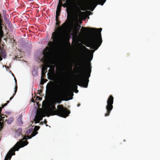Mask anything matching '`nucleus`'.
I'll return each instance as SVG.
<instances>
[{
	"label": "nucleus",
	"instance_id": "obj_1",
	"mask_svg": "<svg viewBox=\"0 0 160 160\" xmlns=\"http://www.w3.org/2000/svg\"><path fill=\"white\" fill-rule=\"evenodd\" d=\"M80 49L82 51L80 53L81 58L77 64L79 67H78V73L80 76L76 81V85L84 88H87L89 82L88 78L90 76L91 72V63L90 62L87 64L82 58L86 53V51H91L84 46L81 45Z\"/></svg>",
	"mask_w": 160,
	"mask_h": 160
},
{
	"label": "nucleus",
	"instance_id": "obj_2",
	"mask_svg": "<svg viewBox=\"0 0 160 160\" xmlns=\"http://www.w3.org/2000/svg\"><path fill=\"white\" fill-rule=\"evenodd\" d=\"M102 29L101 28L97 29L82 27V32L83 33L88 32L90 36V39L88 41V43L84 44L87 47H90L91 49L97 50L102 42L101 33Z\"/></svg>",
	"mask_w": 160,
	"mask_h": 160
},
{
	"label": "nucleus",
	"instance_id": "obj_3",
	"mask_svg": "<svg viewBox=\"0 0 160 160\" xmlns=\"http://www.w3.org/2000/svg\"><path fill=\"white\" fill-rule=\"evenodd\" d=\"M52 37L53 38V42L50 41L48 45L49 46L47 47L46 50H45L44 62L46 63L44 67L47 68L50 67L52 64H54V63L50 60V55L51 52L50 50H52L55 48V45L58 44L61 41H63L66 38V36H64L62 38L60 37L59 34L57 33L53 32L52 34Z\"/></svg>",
	"mask_w": 160,
	"mask_h": 160
},
{
	"label": "nucleus",
	"instance_id": "obj_4",
	"mask_svg": "<svg viewBox=\"0 0 160 160\" xmlns=\"http://www.w3.org/2000/svg\"><path fill=\"white\" fill-rule=\"evenodd\" d=\"M57 108L58 109L56 110L55 105H51L49 108L45 111V113L48 114L50 113L52 115H57L66 118L70 112L67 108H64L62 105H58Z\"/></svg>",
	"mask_w": 160,
	"mask_h": 160
},
{
	"label": "nucleus",
	"instance_id": "obj_5",
	"mask_svg": "<svg viewBox=\"0 0 160 160\" xmlns=\"http://www.w3.org/2000/svg\"><path fill=\"white\" fill-rule=\"evenodd\" d=\"M60 89V92H59L58 97L56 99L57 102L59 104L62 101H67L72 99V98L69 97L72 96V92L63 87H62Z\"/></svg>",
	"mask_w": 160,
	"mask_h": 160
},
{
	"label": "nucleus",
	"instance_id": "obj_6",
	"mask_svg": "<svg viewBox=\"0 0 160 160\" xmlns=\"http://www.w3.org/2000/svg\"><path fill=\"white\" fill-rule=\"evenodd\" d=\"M28 143L27 141H20L17 142L7 154L4 160H10L12 155H15V151L18 150L20 148L24 147Z\"/></svg>",
	"mask_w": 160,
	"mask_h": 160
},
{
	"label": "nucleus",
	"instance_id": "obj_7",
	"mask_svg": "<svg viewBox=\"0 0 160 160\" xmlns=\"http://www.w3.org/2000/svg\"><path fill=\"white\" fill-rule=\"evenodd\" d=\"M114 98L112 95H110L107 101V105L106 106L107 112L106 113L104 116L107 117L109 115L111 110L113 109L112 105L113 102Z\"/></svg>",
	"mask_w": 160,
	"mask_h": 160
},
{
	"label": "nucleus",
	"instance_id": "obj_8",
	"mask_svg": "<svg viewBox=\"0 0 160 160\" xmlns=\"http://www.w3.org/2000/svg\"><path fill=\"white\" fill-rule=\"evenodd\" d=\"M77 0H59L58 5L64 8H68L76 3Z\"/></svg>",
	"mask_w": 160,
	"mask_h": 160
},
{
	"label": "nucleus",
	"instance_id": "obj_9",
	"mask_svg": "<svg viewBox=\"0 0 160 160\" xmlns=\"http://www.w3.org/2000/svg\"><path fill=\"white\" fill-rule=\"evenodd\" d=\"M46 93L48 95L55 93V82L50 81L47 84Z\"/></svg>",
	"mask_w": 160,
	"mask_h": 160
},
{
	"label": "nucleus",
	"instance_id": "obj_10",
	"mask_svg": "<svg viewBox=\"0 0 160 160\" xmlns=\"http://www.w3.org/2000/svg\"><path fill=\"white\" fill-rule=\"evenodd\" d=\"M45 116V113L41 111L38 112L34 119L35 123H39L40 121L42 119V118Z\"/></svg>",
	"mask_w": 160,
	"mask_h": 160
},
{
	"label": "nucleus",
	"instance_id": "obj_11",
	"mask_svg": "<svg viewBox=\"0 0 160 160\" xmlns=\"http://www.w3.org/2000/svg\"><path fill=\"white\" fill-rule=\"evenodd\" d=\"M106 0H93L89 4L90 6L92 7L93 8L92 11H93V9L97 6V3H98V4L103 5L104 3L105 2Z\"/></svg>",
	"mask_w": 160,
	"mask_h": 160
},
{
	"label": "nucleus",
	"instance_id": "obj_12",
	"mask_svg": "<svg viewBox=\"0 0 160 160\" xmlns=\"http://www.w3.org/2000/svg\"><path fill=\"white\" fill-rule=\"evenodd\" d=\"M4 116V115L3 114H1L0 115V117H1V121L3 122L4 120H5L9 124H11L13 120V117H11L7 119H4L5 117L4 116Z\"/></svg>",
	"mask_w": 160,
	"mask_h": 160
},
{
	"label": "nucleus",
	"instance_id": "obj_13",
	"mask_svg": "<svg viewBox=\"0 0 160 160\" xmlns=\"http://www.w3.org/2000/svg\"><path fill=\"white\" fill-rule=\"evenodd\" d=\"M40 127L38 126H35L33 131L31 133V135L28 136V139H30L32 137L35 136L38 133L37 131L40 128Z\"/></svg>",
	"mask_w": 160,
	"mask_h": 160
},
{
	"label": "nucleus",
	"instance_id": "obj_14",
	"mask_svg": "<svg viewBox=\"0 0 160 160\" xmlns=\"http://www.w3.org/2000/svg\"><path fill=\"white\" fill-rule=\"evenodd\" d=\"M69 25V21H66L62 25L61 27V28L63 29H66L68 28Z\"/></svg>",
	"mask_w": 160,
	"mask_h": 160
},
{
	"label": "nucleus",
	"instance_id": "obj_15",
	"mask_svg": "<svg viewBox=\"0 0 160 160\" xmlns=\"http://www.w3.org/2000/svg\"><path fill=\"white\" fill-rule=\"evenodd\" d=\"M80 28L81 26L80 25H77L76 26L74 30V33L75 35H77L79 32Z\"/></svg>",
	"mask_w": 160,
	"mask_h": 160
},
{
	"label": "nucleus",
	"instance_id": "obj_16",
	"mask_svg": "<svg viewBox=\"0 0 160 160\" xmlns=\"http://www.w3.org/2000/svg\"><path fill=\"white\" fill-rule=\"evenodd\" d=\"M14 79H15V82H16V85L15 86V88H14V93L13 94L12 96L10 98V100H11L12 99V98L14 97V96L15 95V94L17 92V89H18V86H17V80L15 78H14Z\"/></svg>",
	"mask_w": 160,
	"mask_h": 160
},
{
	"label": "nucleus",
	"instance_id": "obj_17",
	"mask_svg": "<svg viewBox=\"0 0 160 160\" xmlns=\"http://www.w3.org/2000/svg\"><path fill=\"white\" fill-rule=\"evenodd\" d=\"M62 6L58 5V4L57 8V10L56 11V15H57V16H60V13L61 11Z\"/></svg>",
	"mask_w": 160,
	"mask_h": 160
},
{
	"label": "nucleus",
	"instance_id": "obj_18",
	"mask_svg": "<svg viewBox=\"0 0 160 160\" xmlns=\"http://www.w3.org/2000/svg\"><path fill=\"white\" fill-rule=\"evenodd\" d=\"M51 76L52 78L50 79L52 80H54L55 78V71H54V67L52 69V72L51 73Z\"/></svg>",
	"mask_w": 160,
	"mask_h": 160
},
{
	"label": "nucleus",
	"instance_id": "obj_19",
	"mask_svg": "<svg viewBox=\"0 0 160 160\" xmlns=\"http://www.w3.org/2000/svg\"><path fill=\"white\" fill-rule=\"evenodd\" d=\"M21 116H19L18 119H17V122L19 125L21 124H22V122L21 121Z\"/></svg>",
	"mask_w": 160,
	"mask_h": 160
},
{
	"label": "nucleus",
	"instance_id": "obj_20",
	"mask_svg": "<svg viewBox=\"0 0 160 160\" xmlns=\"http://www.w3.org/2000/svg\"><path fill=\"white\" fill-rule=\"evenodd\" d=\"M47 70V68L46 67L43 66L42 69V72H46Z\"/></svg>",
	"mask_w": 160,
	"mask_h": 160
},
{
	"label": "nucleus",
	"instance_id": "obj_21",
	"mask_svg": "<svg viewBox=\"0 0 160 160\" xmlns=\"http://www.w3.org/2000/svg\"><path fill=\"white\" fill-rule=\"evenodd\" d=\"M47 81V80L46 79H41V82H40V84H42V85L43 84Z\"/></svg>",
	"mask_w": 160,
	"mask_h": 160
},
{
	"label": "nucleus",
	"instance_id": "obj_22",
	"mask_svg": "<svg viewBox=\"0 0 160 160\" xmlns=\"http://www.w3.org/2000/svg\"><path fill=\"white\" fill-rule=\"evenodd\" d=\"M32 130L29 129L27 131L26 134H29L32 132Z\"/></svg>",
	"mask_w": 160,
	"mask_h": 160
},
{
	"label": "nucleus",
	"instance_id": "obj_23",
	"mask_svg": "<svg viewBox=\"0 0 160 160\" xmlns=\"http://www.w3.org/2000/svg\"><path fill=\"white\" fill-rule=\"evenodd\" d=\"M7 103H5L4 104L2 105V108H3L4 107L6 106L7 105V104L9 102V101H7Z\"/></svg>",
	"mask_w": 160,
	"mask_h": 160
},
{
	"label": "nucleus",
	"instance_id": "obj_24",
	"mask_svg": "<svg viewBox=\"0 0 160 160\" xmlns=\"http://www.w3.org/2000/svg\"><path fill=\"white\" fill-rule=\"evenodd\" d=\"M45 72H42V77H45Z\"/></svg>",
	"mask_w": 160,
	"mask_h": 160
},
{
	"label": "nucleus",
	"instance_id": "obj_25",
	"mask_svg": "<svg viewBox=\"0 0 160 160\" xmlns=\"http://www.w3.org/2000/svg\"><path fill=\"white\" fill-rule=\"evenodd\" d=\"M59 16H57V15H56V21H59Z\"/></svg>",
	"mask_w": 160,
	"mask_h": 160
},
{
	"label": "nucleus",
	"instance_id": "obj_26",
	"mask_svg": "<svg viewBox=\"0 0 160 160\" xmlns=\"http://www.w3.org/2000/svg\"><path fill=\"white\" fill-rule=\"evenodd\" d=\"M60 23V22H59V21H56V24L57 26H59Z\"/></svg>",
	"mask_w": 160,
	"mask_h": 160
},
{
	"label": "nucleus",
	"instance_id": "obj_27",
	"mask_svg": "<svg viewBox=\"0 0 160 160\" xmlns=\"http://www.w3.org/2000/svg\"><path fill=\"white\" fill-rule=\"evenodd\" d=\"M17 131H18L20 133L22 132V130L21 129L19 128L18 129Z\"/></svg>",
	"mask_w": 160,
	"mask_h": 160
},
{
	"label": "nucleus",
	"instance_id": "obj_28",
	"mask_svg": "<svg viewBox=\"0 0 160 160\" xmlns=\"http://www.w3.org/2000/svg\"><path fill=\"white\" fill-rule=\"evenodd\" d=\"M74 88H75V89H77V88L78 86L76 85H75V84H74Z\"/></svg>",
	"mask_w": 160,
	"mask_h": 160
},
{
	"label": "nucleus",
	"instance_id": "obj_29",
	"mask_svg": "<svg viewBox=\"0 0 160 160\" xmlns=\"http://www.w3.org/2000/svg\"><path fill=\"white\" fill-rule=\"evenodd\" d=\"M93 55H92H92H91L90 56V59L91 60H92V57H93Z\"/></svg>",
	"mask_w": 160,
	"mask_h": 160
},
{
	"label": "nucleus",
	"instance_id": "obj_30",
	"mask_svg": "<svg viewBox=\"0 0 160 160\" xmlns=\"http://www.w3.org/2000/svg\"><path fill=\"white\" fill-rule=\"evenodd\" d=\"M79 12L80 14H82L84 13L83 12H82L80 11H79Z\"/></svg>",
	"mask_w": 160,
	"mask_h": 160
},
{
	"label": "nucleus",
	"instance_id": "obj_31",
	"mask_svg": "<svg viewBox=\"0 0 160 160\" xmlns=\"http://www.w3.org/2000/svg\"><path fill=\"white\" fill-rule=\"evenodd\" d=\"M2 111V108L0 107V114H1V112Z\"/></svg>",
	"mask_w": 160,
	"mask_h": 160
},
{
	"label": "nucleus",
	"instance_id": "obj_32",
	"mask_svg": "<svg viewBox=\"0 0 160 160\" xmlns=\"http://www.w3.org/2000/svg\"><path fill=\"white\" fill-rule=\"evenodd\" d=\"M44 123H45V124H46V123H47V121H46V120H45L44 121Z\"/></svg>",
	"mask_w": 160,
	"mask_h": 160
},
{
	"label": "nucleus",
	"instance_id": "obj_33",
	"mask_svg": "<svg viewBox=\"0 0 160 160\" xmlns=\"http://www.w3.org/2000/svg\"><path fill=\"white\" fill-rule=\"evenodd\" d=\"M80 10H82V11H84V9H83V8H80Z\"/></svg>",
	"mask_w": 160,
	"mask_h": 160
},
{
	"label": "nucleus",
	"instance_id": "obj_34",
	"mask_svg": "<svg viewBox=\"0 0 160 160\" xmlns=\"http://www.w3.org/2000/svg\"><path fill=\"white\" fill-rule=\"evenodd\" d=\"M80 103H78L77 105V106L79 107V106H80Z\"/></svg>",
	"mask_w": 160,
	"mask_h": 160
},
{
	"label": "nucleus",
	"instance_id": "obj_35",
	"mask_svg": "<svg viewBox=\"0 0 160 160\" xmlns=\"http://www.w3.org/2000/svg\"><path fill=\"white\" fill-rule=\"evenodd\" d=\"M2 60V58H0V61H1Z\"/></svg>",
	"mask_w": 160,
	"mask_h": 160
},
{
	"label": "nucleus",
	"instance_id": "obj_36",
	"mask_svg": "<svg viewBox=\"0 0 160 160\" xmlns=\"http://www.w3.org/2000/svg\"><path fill=\"white\" fill-rule=\"evenodd\" d=\"M72 66L71 67V70H72Z\"/></svg>",
	"mask_w": 160,
	"mask_h": 160
},
{
	"label": "nucleus",
	"instance_id": "obj_37",
	"mask_svg": "<svg viewBox=\"0 0 160 160\" xmlns=\"http://www.w3.org/2000/svg\"><path fill=\"white\" fill-rule=\"evenodd\" d=\"M92 53H93L94 51H95V50H92Z\"/></svg>",
	"mask_w": 160,
	"mask_h": 160
},
{
	"label": "nucleus",
	"instance_id": "obj_38",
	"mask_svg": "<svg viewBox=\"0 0 160 160\" xmlns=\"http://www.w3.org/2000/svg\"><path fill=\"white\" fill-rule=\"evenodd\" d=\"M78 92V90H77V91H76V92L77 93V92Z\"/></svg>",
	"mask_w": 160,
	"mask_h": 160
},
{
	"label": "nucleus",
	"instance_id": "obj_39",
	"mask_svg": "<svg viewBox=\"0 0 160 160\" xmlns=\"http://www.w3.org/2000/svg\"><path fill=\"white\" fill-rule=\"evenodd\" d=\"M25 139V138H23L22 140H24V139Z\"/></svg>",
	"mask_w": 160,
	"mask_h": 160
},
{
	"label": "nucleus",
	"instance_id": "obj_40",
	"mask_svg": "<svg viewBox=\"0 0 160 160\" xmlns=\"http://www.w3.org/2000/svg\"><path fill=\"white\" fill-rule=\"evenodd\" d=\"M1 15L0 14V18H1Z\"/></svg>",
	"mask_w": 160,
	"mask_h": 160
},
{
	"label": "nucleus",
	"instance_id": "obj_41",
	"mask_svg": "<svg viewBox=\"0 0 160 160\" xmlns=\"http://www.w3.org/2000/svg\"><path fill=\"white\" fill-rule=\"evenodd\" d=\"M49 115H47L48 117H49Z\"/></svg>",
	"mask_w": 160,
	"mask_h": 160
}]
</instances>
